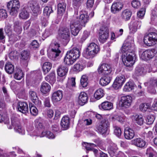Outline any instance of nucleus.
<instances>
[{"label": "nucleus", "mask_w": 157, "mask_h": 157, "mask_svg": "<svg viewBox=\"0 0 157 157\" xmlns=\"http://www.w3.org/2000/svg\"><path fill=\"white\" fill-rule=\"evenodd\" d=\"M98 70L99 74L109 75L111 72L112 68L109 64L103 63L99 66Z\"/></svg>", "instance_id": "6e6552de"}, {"label": "nucleus", "mask_w": 157, "mask_h": 157, "mask_svg": "<svg viewBox=\"0 0 157 157\" xmlns=\"http://www.w3.org/2000/svg\"><path fill=\"white\" fill-rule=\"evenodd\" d=\"M141 25V21L137 20H132L129 26L130 33H134L137 31V29L140 28Z\"/></svg>", "instance_id": "2eb2a0df"}, {"label": "nucleus", "mask_w": 157, "mask_h": 157, "mask_svg": "<svg viewBox=\"0 0 157 157\" xmlns=\"http://www.w3.org/2000/svg\"><path fill=\"white\" fill-rule=\"evenodd\" d=\"M29 12L25 9H24L21 11L19 14V17L20 18L26 19L29 17Z\"/></svg>", "instance_id": "58836bf2"}, {"label": "nucleus", "mask_w": 157, "mask_h": 157, "mask_svg": "<svg viewBox=\"0 0 157 157\" xmlns=\"http://www.w3.org/2000/svg\"><path fill=\"white\" fill-rule=\"evenodd\" d=\"M144 44L149 46L157 43V32H150L146 33L143 40Z\"/></svg>", "instance_id": "7ed1b4c3"}, {"label": "nucleus", "mask_w": 157, "mask_h": 157, "mask_svg": "<svg viewBox=\"0 0 157 157\" xmlns=\"http://www.w3.org/2000/svg\"><path fill=\"white\" fill-rule=\"evenodd\" d=\"M112 119L113 120L115 119L121 123H122L124 121L125 117L123 115H114V117H112Z\"/></svg>", "instance_id": "3c124183"}, {"label": "nucleus", "mask_w": 157, "mask_h": 157, "mask_svg": "<svg viewBox=\"0 0 157 157\" xmlns=\"http://www.w3.org/2000/svg\"><path fill=\"white\" fill-rule=\"evenodd\" d=\"M63 97L62 91L58 90L54 92L52 94L51 100L53 103H55L60 101Z\"/></svg>", "instance_id": "a211bd4d"}, {"label": "nucleus", "mask_w": 157, "mask_h": 157, "mask_svg": "<svg viewBox=\"0 0 157 157\" xmlns=\"http://www.w3.org/2000/svg\"><path fill=\"white\" fill-rule=\"evenodd\" d=\"M84 144H83V145H85V146H84L85 147V148L87 151H91V150L92 149V147H91L92 146H96V144L91 143L84 142Z\"/></svg>", "instance_id": "052dcab7"}, {"label": "nucleus", "mask_w": 157, "mask_h": 157, "mask_svg": "<svg viewBox=\"0 0 157 157\" xmlns=\"http://www.w3.org/2000/svg\"><path fill=\"white\" fill-rule=\"evenodd\" d=\"M70 116L71 118L74 117L76 113V109L74 106V103L73 102H71L70 103Z\"/></svg>", "instance_id": "de8ad7c7"}, {"label": "nucleus", "mask_w": 157, "mask_h": 157, "mask_svg": "<svg viewBox=\"0 0 157 157\" xmlns=\"http://www.w3.org/2000/svg\"><path fill=\"white\" fill-rule=\"evenodd\" d=\"M21 59L23 60H27L29 56V53L26 51H24L21 54Z\"/></svg>", "instance_id": "e2e57ef3"}, {"label": "nucleus", "mask_w": 157, "mask_h": 157, "mask_svg": "<svg viewBox=\"0 0 157 157\" xmlns=\"http://www.w3.org/2000/svg\"><path fill=\"white\" fill-rule=\"evenodd\" d=\"M109 125V124L108 121L104 119L99 124L96 125L95 130L98 133L105 136L107 134H108V128Z\"/></svg>", "instance_id": "423d86ee"}, {"label": "nucleus", "mask_w": 157, "mask_h": 157, "mask_svg": "<svg viewBox=\"0 0 157 157\" xmlns=\"http://www.w3.org/2000/svg\"><path fill=\"white\" fill-rule=\"evenodd\" d=\"M32 104H29V109L31 113L34 116H36L38 113V110L34 106L31 105Z\"/></svg>", "instance_id": "864d4df0"}, {"label": "nucleus", "mask_w": 157, "mask_h": 157, "mask_svg": "<svg viewBox=\"0 0 157 157\" xmlns=\"http://www.w3.org/2000/svg\"><path fill=\"white\" fill-rule=\"evenodd\" d=\"M23 76V73L21 69L17 70L16 72L15 73L14 75L15 78L18 80L21 79Z\"/></svg>", "instance_id": "a19ab883"}, {"label": "nucleus", "mask_w": 157, "mask_h": 157, "mask_svg": "<svg viewBox=\"0 0 157 157\" xmlns=\"http://www.w3.org/2000/svg\"><path fill=\"white\" fill-rule=\"evenodd\" d=\"M100 51L98 46L94 43H90L86 48L84 56L87 59L94 57Z\"/></svg>", "instance_id": "f03ea898"}, {"label": "nucleus", "mask_w": 157, "mask_h": 157, "mask_svg": "<svg viewBox=\"0 0 157 157\" xmlns=\"http://www.w3.org/2000/svg\"><path fill=\"white\" fill-rule=\"evenodd\" d=\"M134 83L132 82H129L126 83L124 86L123 90L124 91H130L133 90L135 87Z\"/></svg>", "instance_id": "2f4dec72"}, {"label": "nucleus", "mask_w": 157, "mask_h": 157, "mask_svg": "<svg viewBox=\"0 0 157 157\" xmlns=\"http://www.w3.org/2000/svg\"><path fill=\"white\" fill-rule=\"evenodd\" d=\"M132 144L137 147L144 148L146 147V142L143 139L138 138L131 141Z\"/></svg>", "instance_id": "f3484780"}, {"label": "nucleus", "mask_w": 157, "mask_h": 157, "mask_svg": "<svg viewBox=\"0 0 157 157\" xmlns=\"http://www.w3.org/2000/svg\"><path fill=\"white\" fill-rule=\"evenodd\" d=\"M29 94L30 98L35 105L37 107H41V102L39 100L36 92L32 90H30Z\"/></svg>", "instance_id": "f8f14e48"}, {"label": "nucleus", "mask_w": 157, "mask_h": 157, "mask_svg": "<svg viewBox=\"0 0 157 157\" xmlns=\"http://www.w3.org/2000/svg\"><path fill=\"white\" fill-rule=\"evenodd\" d=\"M66 5L65 3H59L58 5V13L60 14L59 18L61 17L62 13L64 12L66 9Z\"/></svg>", "instance_id": "c9c22d12"}, {"label": "nucleus", "mask_w": 157, "mask_h": 157, "mask_svg": "<svg viewBox=\"0 0 157 157\" xmlns=\"http://www.w3.org/2000/svg\"><path fill=\"white\" fill-rule=\"evenodd\" d=\"M118 149L117 145L111 142L110 146L108 147V151L111 155H113V154L117 151Z\"/></svg>", "instance_id": "e433bc0d"}, {"label": "nucleus", "mask_w": 157, "mask_h": 157, "mask_svg": "<svg viewBox=\"0 0 157 157\" xmlns=\"http://www.w3.org/2000/svg\"><path fill=\"white\" fill-rule=\"evenodd\" d=\"M105 94V92L104 89L99 88L96 90L94 94V97L95 99L99 100L103 97Z\"/></svg>", "instance_id": "c85d7f7f"}, {"label": "nucleus", "mask_w": 157, "mask_h": 157, "mask_svg": "<svg viewBox=\"0 0 157 157\" xmlns=\"http://www.w3.org/2000/svg\"><path fill=\"white\" fill-rule=\"evenodd\" d=\"M75 20L80 25L84 27L85 24L89 20V17L86 11H84L80 15L79 17H77L76 20Z\"/></svg>", "instance_id": "4468645a"}, {"label": "nucleus", "mask_w": 157, "mask_h": 157, "mask_svg": "<svg viewBox=\"0 0 157 157\" xmlns=\"http://www.w3.org/2000/svg\"><path fill=\"white\" fill-rule=\"evenodd\" d=\"M39 44L36 40H33L30 44V46L32 48H36L39 47Z\"/></svg>", "instance_id": "774afa93"}, {"label": "nucleus", "mask_w": 157, "mask_h": 157, "mask_svg": "<svg viewBox=\"0 0 157 157\" xmlns=\"http://www.w3.org/2000/svg\"><path fill=\"white\" fill-rule=\"evenodd\" d=\"M125 81L124 76L121 75L117 76L113 84V87L116 90L121 88Z\"/></svg>", "instance_id": "0eeeda50"}, {"label": "nucleus", "mask_w": 157, "mask_h": 157, "mask_svg": "<svg viewBox=\"0 0 157 157\" xmlns=\"http://www.w3.org/2000/svg\"><path fill=\"white\" fill-rule=\"evenodd\" d=\"M33 75L34 73H32L31 74V78H30L29 80L28 79H27V82L28 80H29V83L32 85H33L37 82V78L35 77L34 78Z\"/></svg>", "instance_id": "bf43d9fd"}, {"label": "nucleus", "mask_w": 157, "mask_h": 157, "mask_svg": "<svg viewBox=\"0 0 157 157\" xmlns=\"http://www.w3.org/2000/svg\"><path fill=\"white\" fill-rule=\"evenodd\" d=\"M132 101V97L129 95L121 97L120 104L121 106L125 108H129L131 105Z\"/></svg>", "instance_id": "1a4fd4ad"}, {"label": "nucleus", "mask_w": 157, "mask_h": 157, "mask_svg": "<svg viewBox=\"0 0 157 157\" xmlns=\"http://www.w3.org/2000/svg\"><path fill=\"white\" fill-rule=\"evenodd\" d=\"M28 133L32 137L36 136L42 137L44 136V135H45V132H42L41 133H40L38 132L37 131H35L29 132Z\"/></svg>", "instance_id": "ea45409f"}, {"label": "nucleus", "mask_w": 157, "mask_h": 157, "mask_svg": "<svg viewBox=\"0 0 157 157\" xmlns=\"http://www.w3.org/2000/svg\"><path fill=\"white\" fill-rule=\"evenodd\" d=\"M81 29L80 25L76 22L75 20L71 22L70 30L71 33L74 36L77 35Z\"/></svg>", "instance_id": "dca6fc26"}, {"label": "nucleus", "mask_w": 157, "mask_h": 157, "mask_svg": "<svg viewBox=\"0 0 157 157\" xmlns=\"http://www.w3.org/2000/svg\"><path fill=\"white\" fill-rule=\"evenodd\" d=\"M112 79V77L110 75H105L101 78L100 84L102 86H106L110 82Z\"/></svg>", "instance_id": "b1692460"}, {"label": "nucleus", "mask_w": 157, "mask_h": 157, "mask_svg": "<svg viewBox=\"0 0 157 157\" xmlns=\"http://www.w3.org/2000/svg\"><path fill=\"white\" fill-rule=\"evenodd\" d=\"M144 137L147 140H150L153 137L152 132L150 131L144 133Z\"/></svg>", "instance_id": "5fc2aeb1"}, {"label": "nucleus", "mask_w": 157, "mask_h": 157, "mask_svg": "<svg viewBox=\"0 0 157 157\" xmlns=\"http://www.w3.org/2000/svg\"><path fill=\"white\" fill-rule=\"evenodd\" d=\"M146 154L148 157H155L156 152L151 147H149L147 149Z\"/></svg>", "instance_id": "c03bdc74"}, {"label": "nucleus", "mask_w": 157, "mask_h": 157, "mask_svg": "<svg viewBox=\"0 0 157 157\" xmlns=\"http://www.w3.org/2000/svg\"><path fill=\"white\" fill-rule=\"evenodd\" d=\"M52 11V8L51 7L46 6L44 9V15L49 16Z\"/></svg>", "instance_id": "13d9d810"}, {"label": "nucleus", "mask_w": 157, "mask_h": 157, "mask_svg": "<svg viewBox=\"0 0 157 157\" xmlns=\"http://www.w3.org/2000/svg\"><path fill=\"white\" fill-rule=\"evenodd\" d=\"M124 135L125 138L126 139L131 140L134 137L135 132L132 129L126 128L124 131Z\"/></svg>", "instance_id": "5701e85b"}, {"label": "nucleus", "mask_w": 157, "mask_h": 157, "mask_svg": "<svg viewBox=\"0 0 157 157\" xmlns=\"http://www.w3.org/2000/svg\"><path fill=\"white\" fill-rule=\"evenodd\" d=\"M30 7L34 13H37L39 12L40 8L38 3L34 2L31 4Z\"/></svg>", "instance_id": "79ce46f5"}, {"label": "nucleus", "mask_w": 157, "mask_h": 157, "mask_svg": "<svg viewBox=\"0 0 157 157\" xmlns=\"http://www.w3.org/2000/svg\"><path fill=\"white\" fill-rule=\"evenodd\" d=\"M69 85H70L69 89L73 91H74L75 88L76 87L75 77H72L70 79L69 81Z\"/></svg>", "instance_id": "a18cd8bd"}, {"label": "nucleus", "mask_w": 157, "mask_h": 157, "mask_svg": "<svg viewBox=\"0 0 157 157\" xmlns=\"http://www.w3.org/2000/svg\"><path fill=\"white\" fill-rule=\"evenodd\" d=\"M15 131L18 133L24 135L25 134V131L24 129L20 125V124L14 127Z\"/></svg>", "instance_id": "603ef678"}, {"label": "nucleus", "mask_w": 157, "mask_h": 157, "mask_svg": "<svg viewBox=\"0 0 157 157\" xmlns=\"http://www.w3.org/2000/svg\"><path fill=\"white\" fill-rule=\"evenodd\" d=\"M88 78L87 76L86 75H82L80 79V84L83 87H86L88 84Z\"/></svg>", "instance_id": "4c0bfd02"}, {"label": "nucleus", "mask_w": 157, "mask_h": 157, "mask_svg": "<svg viewBox=\"0 0 157 157\" xmlns=\"http://www.w3.org/2000/svg\"><path fill=\"white\" fill-rule=\"evenodd\" d=\"M150 106V104L149 103H142L140 105V109L142 112L146 111Z\"/></svg>", "instance_id": "49530a36"}, {"label": "nucleus", "mask_w": 157, "mask_h": 157, "mask_svg": "<svg viewBox=\"0 0 157 157\" xmlns=\"http://www.w3.org/2000/svg\"><path fill=\"white\" fill-rule=\"evenodd\" d=\"M7 17V14L6 10L3 9H0V18L5 19Z\"/></svg>", "instance_id": "338daca9"}, {"label": "nucleus", "mask_w": 157, "mask_h": 157, "mask_svg": "<svg viewBox=\"0 0 157 157\" xmlns=\"http://www.w3.org/2000/svg\"><path fill=\"white\" fill-rule=\"evenodd\" d=\"M45 79L51 84L54 83L56 80L55 72H51L49 75L45 77Z\"/></svg>", "instance_id": "473e14b6"}, {"label": "nucleus", "mask_w": 157, "mask_h": 157, "mask_svg": "<svg viewBox=\"0 0 157 157\" xmlns=\"http://www.w3.org/2000/svg\"><path fill=\"white\" fill-rule=\"evenodd\" d=\"M132 15V12L128 9H126L122 12L121 14V18L125 21L129 20Z\"/></svg>", "instance_id": "393cba45"}, {"label": "nucleus", "mask_w": 157, "mask_h": 157, "mask_svg": "<svg viewBox=\"0 0 157 157\" xmlns=\"http://www.w3.org/2000/svg\"><path fill=\"white\" fill-rule=\"evenodd\" d=\"M80 56V52L78 49H73L69 51V65L72 64Z\"/></svg>", "instance_id": "9d476101"}, {"label": "nucleus", "mask_w": 157, "mask_h": 157, "mask_svg": "<svg viewBox=\"0 0 157 157\" xmlns=\"http://www.w3.org/2000/svg\"><path fill=\"white\" fill-rule=\"evenodd\" d=\"M59 36L62 39L67 40L69 37V29L64 27L60 29L59 31Z\"/></svg>", "instance_id": "412c9836"}, {"label": "nucleus", "mask_w": 157, "mask_h": 157, "mask_svg": "<svg viewBox=\"0 0 157 157\" xmlns=\"http://www.w3.org/2000/svg\"><path fill=\"white\" fill-rule=\"evenodd\" d=\"M5 69L6 72L9 74H11L14 71V67L11 63L8 62L6 63Z\"/></svg>", "instance_id": "72a5a7b5"}, {"label": "nucleus", "mask_w": 157, "mask_h": 157, "mask_svg": "<svg viewBox=\"0 0 157 157\" xmlns=\"http://www.w3.org/2000/svg\"><path fill=\"white\" fill-rule=\"evenodd\" d=\"M113 127L115 134L118 137H120L122 133L121 128L117 126H114Z\"/></svg>", "instance_id": "6e6d98bb"}, {"label": "nucleus", "mask_w": 157, "mask_h": 157, "mask_svg": "<svg viewBox=\"0 0 157 157\" xmlns=\"http://www.w3.org/2000/svg\"><path fill=\"white\" fill-rule=\"evenodd\" d=\"M20 7L18 0H11L7 4V7L10 10V14L12 16H15L17 15Z\"/></svg>", "instance_id": "20e7f679"}, {"label": "nucleus", "mask_w": 157, "mask_h": 157, "mask_svg": "<svg viewBox=\"0 0 157 157\" xmlns=\"http://www.w3.org/2000/svg\"><path fill=\"white\" fill-rule=\"evenodd\" d=\"M123 7V5L120 2H114L111 7V11L114 14H116L120 12Z\"/></svg>", "instance_id": "6ab92c4d"}, {"label": "nucleus", "mask_w": 157, "mask_h": 157, "mask_svg": "<svg viewBox=\"0 0 157 157\" xmlns=\"http://www.w3.org/2000/svg\"><path fill=\"white\" fill-rule=\"evenodd\" d=\"M134 48L133 41L132 40L125 42L122 47V60L126 67H132L134 63L133 60V57L135 56Z\"/></svg>", "instance_id": "f257e3e1"}, {"label": "nucleus", "mask_w": 157, "mask_h": 157, "mask_svg": "<svg viewBox=\"0 0 157 157\" xmlns=\"http://www.w3.org/2000/svg\"><path fill=\"white\" fill-rule=\"evenodd\" d=\"M42 132H45V135H44V136H46L49 139H53L55 137V135L50 132L44 131Z\"/></svg>", "instance_id": "0e129e2a"}, {"label": "nucleus", "mask_w": 157, "mask_h": 157, "mask_svg": "<svg viewBox=\"0 0 157 157\" xmlns=\"http://www.w3.org/2000/svg\"><path fill=\"white\" fill-rule=\"evenodd\" d=\"M61 125L63 130L68 129L69 126V117L68 115L64 116L61 120Z\"/></svg>", "instance_id": "cd10ccee"}, {"label": "nucleus", "mask_w": 157, "mask_h": 157, "mask_svg": "<svg viewBox=\"0 0 157 157\" xmlns=\"http://www.w3.org/2000/svg\"><path fill=\"white\" fill-rule=\"evenodd\" d=\"M131 5L134 8H137L140 6L141 4L139 0H133L131 2Z\"/></svg>", "instance_id": "680f3d73"}, {"label": "nucleus", "mask_w": 157, "mask_h": 157, "mask_svg": "<svg viewBox=\"0 0 157 157\" xmlns=\"http://www.w3.org/2000/svg\"><path fill=\"white\" fill-rule=\"evenodd\" d=\"M147 60L152 58L156 53L155 49L147 50Z\"/></svg>", "instance_id": "37998d69"}, {"label": "nucleus", "mask_w": 157, "mask_h": 157, "mask_svg": "<svg viewBox=\"0 0 157 157\" xmlns=\"http://www.w3.org/2000/svg\"><path fill=\"white\" fill-rule=\"evenodd\" d=\"M50 90L51 86L48 83L45 82L42 83L40 87V91L42 93L47 94L50 91Z\"/></svg>", "instance_id": "7c9ffc66"}, {"label": "nucleus", "mask_w": 157, "mask_h": 157, "mask_svg": "<svg viewBox=\"0 0 157 157\" xmlns=\"http://www.w3.org/2000/svg\"><path fill=\"white\" fill-rule=\"evenodd\" d=\"M100 109L103 110H109L113 108V104L111 102L105 101L99 105Z\"/></svg>", "instance_id": "4be33fe9"}, {"label": "nucleus", "mask_w": 157, "mask_h": 157, "mask_svg": "<svg viewBox=\"0 0 157 157\" xmlns=\"http://www.w3.org/2000/svg\"><path fill=\"white\" fill-rule=\"evenodd\" d=\"M59 44L56 40L52 41L50 46V48L51 51V54L49 57L53 60H55L59 56L61 53V51L59 48H60Z\"/></svg>", "instance_id": "39448f33"}, {"label": "nucleus", "mask_w": 157, "mask_h": 157, "mask_svg": "<svg viewBox=\"0 0 157 157\" xmlns=\"http://www.w3.org/2000/svg\"><path fill=\"white\" fill-rule=\"evenodd\" d=\"M145 13V8L141 9L137 13L138 17L141 19L142 18L144 15Z\"/></svg>", "instance_id": "69168bd1"}, {"label": "nucleus", "mask_w": 157, "mask_h": 157, "mask_svg": "<svg viewBox=\"0 0 157 157\" xmlns=\"http://www.w3.org/2000/svg\"><path fill=\"white\" fill-rule=\"evenodd\" d=\"M155 118L154 115L151 114L148 115L146 119L147 123L148 124H152Z\"/></svg>", "instance_id": "4d7b16f0"}, {"label": "nucleus", "mask_w": 157, "mask_h": 157, "mask_svg": "<svg viewBox=\"0 0 157 157\" xmlns=\"http://www.w3.org/2000/svg\"><path fill=\"white\" fill-rule=\"evenodd\" d=\"M133 120L135 123L141 126L144 123V119L143 116L139 114H135L133 115Z\"/></svg>", "instance_id": "a878e982"}, {"label": "nucleus", "mask_w": 157, "mask_h": 157, "mask_svg": "<svg viewBox=\"0 0 157 157\" xmlns=\"http://www.w3.org/2000/svg\"><path fill=\"white\" fill-rule=\"evenodd\" d=\"M88 100L87 95L85 92H81L80 93L78 98V102L79 105H84Z\"/></svg>", "instance_id": "aec40b11"}, {"label": "nucleus", "mask_w": 157, "mask_h": 157, "mask_svg": "<svg viewBox=\"0 0 157 157\" xmlns=\"http://www.w3.org/2000/svg\"><path fill=\"white\" fill-rule=\"evenodd\" d=\"M86 63L83 60L79 61L77 63L72 67L70 70L71 71L79 72L82 71L86 67Z\"/></svg>", "instance_id": "ddd939ff"}, {"label": "nucleus", "mask_w": 157, "mask_h": 157, "mask_svg": "<svg viewBox=\"0 0 157 157\" xmlns=\"http://www.w3.org/2000/svg\"><path fill=\"white\" fill-rule=\"evenodd\" d=\"M52 65L49 62H46L44 63L42 67V69L44 74L47 73L52 68Z\"/></svg>", "instance_id": "f704fd0d"}, {"label": "nucleus", "mask_w": 157, "mask_h": 157, "mask_svg": "<svg viewBox=\"0 0 157 157\" xmlns=\"http://www.w3.org/2000/svg\"><path fill=\"white\" fill-rule=\"evenodd\" d=\"M18 109L20 112L25 113L28 110V105L26 102L20 101L18 103Z\"/></svg>", "instance_id": "bb28decb"}, {"label": "nucleus", "mask_w": 157, "mask_h": 157, "mask_svg": "<svg viewBox=\"0 0 157 157\" xmlns=\"http://www.w3.org/2000/svg\"><path fill=\"white\" fill-rule=\"evenodd\" d=\"M146 71L142 67H136V72L137 75H142L145 73Z\"/></svg>", "instance_id": "09e8293b"}, {"label": "nucleus", "mask_w": 157, "mask_h": 157, "mask_svg": "<svg viewBox=\"0 0 157 157\" xmlns=\"http://www.w3.org/2000/svg\"><path fill=\"white\" fill-rule=\"evenodd\" d=\"M68 71L67 67L61 66L58 67L57 70V74L59 76H63L67 73Z\"/></svg>", "instance_id": "c756f323"}, {"label": "nucleus", "mask_w": 157, "mask_h": 157, "mask_svg": "<svg viewBox=\"0 0 157 157\" xmlns=\"http://www.w3.org/2000/svg\"><path fill=\"white\" fill-rule=\"evenodd\" d=\"M109 37V30L107 28L101 27L100 30L99 40L102 43L105 42Z\"/></svg>", "instance_id": "9b49d317"}, {"label": "nucleus", "mask_w": 157, "mask_h": 157, "mask_svg": "<svg viewBox=\"0 0 157 157\" xmlns=\"http://www.w3.org/2000/svg\"><path fill=\"white\" fill-rule=\"evenodd\" d=\"M11 121L12 125L14 127L20 124L18 119L14 116H12Z\"/></svg>", "instance_id": "8fccbe9b"}]
</instances>
